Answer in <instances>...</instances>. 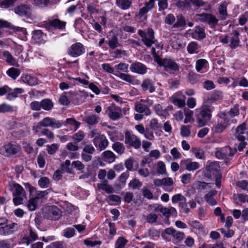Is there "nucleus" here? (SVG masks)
<instances>
[{
    "label": "nucleus",
    "mask_w": 248,
    "mask_h": 248,
    "mask_svg": "<svg viewBox=\"0 0 248 248\" xmlns=\"http://www.w3.org/2000/svg\"><path fill=\"white\" fill-rule=\"evenodd\" d=\"M213 107H203L201 108L200 114L197 116V121L199 126L205 125L212 118Z\"/></svg>",
    "instance_id": "f257e3e1"
},
{
    "label": "nucleus",
    "mask_w": 248,
    "mask_h": 248,
    "mask_svg": "<svg viewBox=\"0 0 248 248\" xmlns=\"http://www.w3.org/2000/svg\"><path fill=\"white\" fill-rule=\"evenodd\" d=\"M138 34L141 37V41L147 47H150L155 43L154 31L151 28L146 31L138 30Z\"/></svg>",
    "instance_id": "f03ea898"
},
{
    "label": "nucleus",
    "mask_w": 248,
    "mask_h": 248,
    "mask_svg": "<svg viewBox=\"0 0 248 248\" xmlns=\"http://www.w3.org/2000/svg\"><path fill=\"white\" fill-rule=\"evenodd\" d=\"M237 152L236 148H232L229 146L222 148H217L215 152L216 156L219 159H224L232 157Z\"/></svg>",
    "instance_id": "7ed1b4c3"
},
{
    "label": "nucleus",
    "mask_w": 248,
    "mask_h": 248,
    "mask_svg": "<svg viewBox=\"0 0 248 248\" xmlns=\"http://www.w3.org/2000/svg\"><path fill=\"white\" fill-rule=\"evenodd\" d=\"M17 224L12 223L8 224V220L5 218H0V234L9 235L15 231V229H17Z\"/></svg>",
    "instance_id": "20e7f679"
},
{
    "label": "nucleus",
    "mask_w": 248,
    "mask_h": 248,
    "mask_svg": "<svg viewBox=\"0 0 248 248\" xmlns=\"http://www.w3.org/2000/svg\"><path fill=\"white\" fill-rule=\"evenodd\" d=\"M62 216L61 210L56 206L46 208L44 212V217L49 220H58Z\"/></svg>",
    "instance_id": "39448f33"
},
{
    "label": "nucleus",
    "mask_w": 248,
    "mask_h": 248,
    "mask_svg": "<svg viewBox=\"0 0 248 248\" xmlns=\"http://www.w3.org/2000/svg\"><path fill=\"white\" fill-rule=\"evenodd\" d=\"M20 151V148L15 144L8 143L2 146L0 153L7 157H13Z\"/></svg>",
    "instance_id": "423d86ee"
},
{
    "label": "nucleus",
    "mask_w": 248,
    "mask_h": 248,
    "mask_svg": "<svg viewBox=\"0 0 248 248\" xmlns=\"http://www.w3.org/2000/svg\"><path fill=\"white\" fill-rule=\"evenodd\" d=\"M197 19L200 22L207 24L211 28L215 27L218 23V19L211 14H197Z\"/></svg>",
    "instance_id": "0eeeda50"
},
{
    "label": "nucleus",
    "mask_w": 248,
    "mask_h": 248,
    "mask_svg": "<svg viewBox=\"0 0 248 248\" xmlns=\"http://www.w3.org/2000/svg\"><path fill=\"white\" fill-rule=\"evenodd\" d=\"M124 143L136 149H139L141 145L140 139L129 131H126L125 133Z\"/></svg>",
    "instance_id": "6e6552de"
},
{
    "label": "nucleus",
    "mask_w": 248,
    "mask_h": 248,
    "mask_svg": "<svg viewBox=\"0 0 248 248\" xmlns=\"http://www.w3.org/2000/svg\"><path fill=\"white\" fill-rule=\"evenodd\" d=\"M220 166L218 162L214 161L207 162L205 170H204V175L207 178H211L213 176L219 174Z\"/></svg>",
    "instance_id": "1a4fd4ad"
},
{
    "label": "nucleus",
    "mask_w": 248,
    "mask_h": 248,
    "mask_svg": "<svg viewBox=\"0 0 248 248\" xmlns=\"http://www.w3.org/2000/svg\"><path fill=\"white\" fill-rule=\"evenodd\" d=\"M66 22L55 19L49 22H44L43 26L47 30L51 31L53 29L63 30L65 28Z\"/></svg>",
    "instance_id": "9d476101"
},
{
    "label": "nucleus",
    "mask_w": 248,
    "mask_h": 248,
    "mask_svg": "<svg viewBox=\"0 0 248 248\" xmlns=\"http://www.w3.org/2000/svg\"><path fill=\"white\" fill-rule=\"evenodd\" d=\"M85 49L83 44L76 43L73 44L68 50V54L73 57H77L85 52Z\"/></svg>",
    "instance_id": "9b49d317"
},
{
    "label": "nucleus",
    "mask_w": 248,
    "mask_h": 248,
    "mask_svg": "<svg viewBox=\"0 0 248 248\" xmlns=\"http://www.w3.org/2000/svg\"><path fill=\"white\" fill-rule=\"evenodd\" d=\"M186 96L181 91L175 93L171 96V102L176 106L182 108L186 105Z\"/></svg>",
    "instance_id": "f8f14e48"
},
{
    "label": "nucleus",
    "mask_w": 248,
    "mask_h": 248,
    "mask_svg": "<svg viewBox=\"0 0 248 248\" xmlns=\"http://www.w3.org/2000/svg\"><path fill=\"white\" fill-rule=\"evenodd\" d=\"M15 12L21 16L30 18L31 15V9L30 5L22 4L15 8Z\"/></svg>",
    "instance_id": "ddd939ff"
},
{
    "label": "nucleus",
    "mask_w": 248,
    "mask_h": 248,
    "mask_svg": "<svg viewBox=\"0 0 248 248\" xmlns=\"http://www.w3.org/2000/svg\"><path fill=\"white\" fill-rule=\"evenodd\" d=\"M107 112L109 117L113 120H116L122 117V109L119 107L109 106L108 108Z\"/></svg>",
    "instance_id": "4468645a"
},
{
    "label": "nucleus",
    "mask_w": 248,
    "mask_h": 248,
    "mask_svg": "<svg viewBox=\"0 0 248 248\" xmlns=\"http://www.w3.org/2000/svg\"><path fill=\"white\" fill-rule=\"evenodd\" d=\"M46 127H50L52 128H60L64 124L62 120H57L55 118L48 117H45Z\"/></svg>",
    "instance_id": "2eb2a0df"
},
{
    "label": "nucleus",
    "mask_w": 248,
    "mask_h": 248,
    "mask_svg": "<svg viewBox=\"0 0 248 248\" xmlns=\"http://www.w3.org/2000/svg\"><path fill=\"white\" fill-rule=\"evenodd\" d=\"M153 7V1L152 0L146 2L145 6L140 9L138 14L137 15V17L138 18H142Z\"/></svg>",
    "instance_id": "dca6fc26"
},
{
    "label": "nucleus",
    "mask_w": 248,
    "mask_h": 248,
    "mask_svg": "<svg viewBox=\"0 0 248 248\" xmlns=\"http://www.w3.org/2000/svg\"><path fill=\"white\" fill-rule=\"evenodd\" d=\"M172 241L174 244H178L181 242L185 237L184 232L177 231L171 228Z\"/></svg>",
    "instance_id": "f3484780"
},
{
    "label": "nucleus",
    "mask_w": 248,
    "mask_h": 248,
    "mask_svg": "<svg viewBox=\"0 0 248 248\" xmlns=\"http://www.w3.org/2000/svg\"><path fill=\"white\" fill-rule=\"evenodd\" d=\"M191 34L194 39L198 40L203 39L206 36L204 29L199 26H196Z\"/></svg>",
    "instance_id": "a211bd4d"
},
{
    "label": "nucleus",
    "mask_w": 248,
    "mask_h": 248,
    "mask_svg": "<svg viewBox=\"0 0 248 248\" xmlns=\"http://www.w3.org/2000/svg\"><path fill=\"white\" fill-rule=\"evenodd\" d=\"M130 68L133 72L142 75L145 74L147 71L146 67L142 63H132Z\"/></svg>",
    "instance_id": "6ab92c4d"
},
{
    "label": "nucleus",
    "mask_w": 248,
    "mask_h": 248,
    "mask_svg": "<svg viewBox=\"0 0 248 248\" xmlns=\"http://www.w3.org/2000/svg\"><path fill=\"white\" fill-rule=\"evenodd\" d=\"M217 192L216 190H211L204 196L206 202L211 206H214L217 204V201L214 198Z\"/></svg>",
    "instance_id": "aec40b11"
},
{
    "label": "nucleus",
    "mask_w": 248,
    "mask_h": 248,
    "mask_svg": "<svg viewBox=\"0 0 248 248\" xmlns=\"http://www.w3.org/2000/svg\"><path fill=\"white\" fill-rule=\"evenodd\" d=\"M239 36V33L237 31L231 35L229 46L232 49L236 48L239 46L240 43Z\"/></svg>",
    "instance_id": "412c9836"
},
{
    "label": "nucleus",
    "mask_w": 248,
    "mask_h": 248,
    "mask_svg": "<svg viewBox=\"0 0 248 248\" xmlns=\"http://www.w3.org/2000/svg\"><path fill=\"white\" fill-rule=\"evenodd\" d=\"M135 109L136 111L140 113H144L147 116L150 114L151 111L148 107L143 104L140 103H136Z\"/></svg>",
    "instance_id": "4be33fe9"
},
{
    "label": "nucleus",
    "mask_w": 248,
    "mask_h": 248,
    "mask_svg": "<svg viewBox=\"0 0 248 248\" xmlns=\"http://www.w3.org/2000/svg\"><path fill=\"white\" fill-rule=\"evenodd\" d=\"M102 156L103 160L109 163L113 162L116 158V155L109 150L104 152L102 153Z\"/></svg>",
    "instance_id": "5701e85b"
},
{
    "label": "nucleus",
    "mask_w": 248,
    "mask_h": 248,
    "mask_svg": "<svg viewBox=\"0 0 248 248\" xmlns=\"http://www.w3.org/2000/svg\"><path fill=\"white\" fill-rule=\"evenodd\" d=\"M141 87L143 91H146L149 90L150 93H153L155 91L154 83L150 79H146L144 80L141 85Z\"/></svg>",
    "instance_id": "b1692460"
},
{
    "label": "nucleus",
    "mask_w": 248,
    "mask_h": 248,
    "mask_svg": "<svg viewBox=\"0 0 248 248\" xmlns=\"http://www.w3.org/2000/svg\"><path fill=\"white\" fill-rule=\"evenodd\" d=\"M30 234L29 236L25 237L23 238V243H26L27 245L32 243L33 241L38 239L37 233L34 232L31 228L29 229Z\"/></svg>",
    "instance_id": "393cba45"
},
{
    "label": "nucleus",
    "mask_w": 248,
    "mask_h": 248,
    "mask_svg": "<svg viewBox=\"0 0 248 248\" xmlns=\"http://www.w3.org/2000/svg\"><path fill=\"white\" fill-rule=\"evenodd\" d=\"M13 191V196H21L25 195V192L24 188L19 184L17 183H14L13 187L11 189Z\"/></svg>",
    "instance_id": "a878e982"
},
{
    "label": "nucleus",
    "mask_w": 248,
    "mask_h": 248,
    "mask_svg": "<svg viewBox=\"0 0 248 248\" xmlns=\"http://www.w3.org/2000/svg\"><path fill=\"white\" fill-rule=\"evenodd\" d=\"M223 93L222 92L219 91H215L212 92L208 97V100L211 102L220 100L223 99Z\"/></svg>",
    "instance_id": "bb28decb"
},
{
    "label": "nucleus",
    "mask_w": 248,
    "mask_h": 248,
    "mask_svg": "<svg viewBox=\"0 0 248 248\" xmlns=\"http://www.w3.org/2000/svg\"><path fill=\"white\" fill-rule=\"evenodd\" d=\"M112 148L116 153L119 155L123 154L125 152V147L123 143L119 141L114 142L112 146Z\"/></svg>",
    "instance_id": "cd10ccee"
},
{
    "label": "nucleus",
    "mask_w": 248,
    "mask_h": 248,
    "mask_svg": "<svg viewBox=\"0 0 248 248\" xmlns=\"http://www.w3.org/2000/svg\"><path fill=\"white\" fill-rule=\"evenodd\" d=\"M23 81L30 86H34L38 84V78L33 77L30 75H25L22 77Z\"/></svg>",
    "instance_id": "c85d7f7f"
},
{
    "label": "nucleus",
    "mask_w": 248,
    "mask_h": 248,
    "mask_svg": "<svg viewBox=\"0 0 248 248\" xmlns=\"http://www.w3.org/2000/svg\"><path fill=\"white\" fill-rule=\"evenodd\" d=\"M248 195L244 194H234L233 195V200L234 203L239 205L240 203H245L247 202Z\"/></svg>",
    "instance_id": "c756f323"
},
{
    "label": "nucleus",
    "mask_w": 248,
    "mask_h": 248,
    "mask_svg": "<svg viewBox=\"0 0 248 248\" xmlns=\"http://www.w3.org/2000/svg\"><path fill=\"white\" fill-rule=\"evenodd\" d=\"M186 166V169L188 171L196 170L200 167V165L198 162H192L190 159L184 160Z\"/></svg>",
    "instance_id": "7c9ffc66"
},
{
    "label": "nucleus",
    "mask_w": 248,
    "mask_h": 248,
    "mask_svg": "<svg viewBox=\"0 0 248 248\" xmlns=\"http://www.w3.org/2000/svg\"><path fill=\"white\" fill-rule=\"evenodd\" d=\"M132 4V0H116V4L122 10L129 9Z\"/></svg>",
    "instance_id": "2f4dec72"
},
{
    "label": "nucleus",
    "mask_w": 248,
    "mask_h": 248,
    "mask_svg": "<svg viewBox=\"0 0 248 248\" xmlns=\"http://www.w3.org/2000/svg\"><path fill=\"white\" fill-rule=\"evenodd\" d=\"M108 182L107 180H104L101 184L97 185V187L98 189L105 190L108 193H113L114 189L111 186L108 185Z\"/></svg>",
    "instance_id": "473e14b6"
},
{
    "label": "nucleus",
    "mask_w": 248,
    "mask_h": 248,
    "mask_svg": "<svg viewBox=\"0 0 248 248\" xmlns=\"http://www.w3.org/2000/svg\"><path fill=\"white\" fill-rule=\"evenodd\" d=\"M41 108L46 111L50 110L54 106V104L52 101L48 98H46L43 99L41 101Z\"/></svg>",
    "instance_id": "72a5a7b5"
},
{
    "label": "nucleus",
    "mask_w": 248,
    "mask_h": 248,
    "mask_svg": "<svg viewBox=\"0 0 248 248\" xmlns=\"http://www.w3.org/2000/svg\"><path fill=\"white\" fill-rule=\"evenodd\" d=\"M228 126V124L223 123L222 121H218L217 124L213 126L212 129L214 132L219 133L222 132Z\"/></svg>",
    "instance_id": "f704fd0d"
},
{
    "label": "nucleus",
    "mask_w": 248,
    "mask_h": 248,
    "mask_svg": "<svg viewBox=\"0 0 248 248\" xmlns=\"http://www.w3.org/2000/svg\"><path fill=\"white\" fill-rule=\"evenodd\" d=\"M99 117L94 114L85 117L84 121L89 125H93L98 123Z\"/></svg>",
    "instance_id": "c9c22d12"
},
{
    "label": "nucleus",
    "mask_w": 248,
    "mask_h": 248,
    "mask_svg": "<svg viewBox=\"0 0 248 248\" xmlns=\"http://www.w3.org/2000/svg\"><path fill=\"white\" fill-rule=\"evenodd\" d=\"M6 73L10 77L15 79L20 75V70L19 69L12 67L7 71Z\"/></svg>",
    "instance_id": "e433bc0d"
},
{
    "label": "nucleus",
    "mask_w": 248,
    "mask_h": 248,
    "mask_svg": "<svg viewBox=\"0 0 248 248\" xmlns=\"http://www.w3.org/2000/svg\"><path fill=\"white\" fill-rule=\"evenodd\" d=\"M218 12L220 16V19L224 20L227 16V5L225 3H222L218 7Z\"/></svg>",
    "instance_id": "4c0bfd02"
},
{
    "label": "nucleus",
    "mask_w": 248,
    "mask_h": 248,
    "mask_svg": "<svg viewBox=\"0 0 248 248\" xmlns=\"http://www.w3.org/2000/svg\"><path fill=\"white\" fill-rule=\"evenodd\" d=\"M47 127L45 118L42 119L39 123L34 124L32 127V130L35 133L37 134L39 130L43 127Z\"/></svg>",
    "instance_id": "58836bf2"
},
{
    "label": "nucleus",
    "mask_w": 248,
    "mask_h": 248,
    "mask_svg": "<svg viewBox=\"0 0 248 248\" xmlns=\"http://www.w3.org/2000/svg\"><path fill=\"white\" fill-rule=\"evenodd\" d=\"M108 44L111 49H114L117 47L119 46L117 37L116 35H113L109 39Z\"/></svg>",
    "instance_id": "ea45409f"
},
{
    "label": "nucleus",
    "mask_w": 248,
    "mask_h": 248,
    "mask_svg": "<svg viewBox=\"0 0 248 248\" xmlns=\"http://www.w3.org/2000/svg\"><path fill=\"white\" fill-rule=\"evenodd\" d=\"M44 34L41 31H35L32 35V38L36 43H41L44 40Z\"/></svg>",
    "instance_id": "a19ab883"
},
{
    "label": "nucleus",
    "mask_w": 248,
    "mask_h": 248,
    "mask_svg": "<svg viewBox=\"0 0 248 248\" xmlns=\"http://www.w3.org/2000/svg\"><path fill=\"white\" fill-rule=\"evenodd\" d=\"M156 172L158 174H166L165 165L162 161H158L156 164Z\"/></svg>",
    "instance_id": "79ce46f5"
},
{
    "label": "nucleus",
    "mask_w": 248,
    "mask_h": 248,
    "mask_svg": "<svg viewBox=\"0 0 248 248\" xmlns=\"http://www.w3.org/2000/svg\"><path fill=\"white\" fill-rule=\"evenodd\" d=\"M127 241L123 237H119L115 244V248H125Z\"/></svg>",
    "instance_id": "37998d69"
},
{
    "label": "nucleus",
    "mask_w": 248,
    "mask_h": 248,
    "mask_svg": "<svg viewBox=\"0 0 248 248\" xmlns=\"http://www.w3.org/2000/svg\"><path fill=\"white\" fill-rule=\"evenodd\" d=\"M189 226L196 230H202L203 226L202 223L197 220H190L187 222Z\"/></svg>",
    "instance_id": "c03bdc74"
},
{
    "label": "nucleus",
    "mask_w": 248,
    "mask_h": 248,
    "mask_svg": "<svg viewBox=\"0 0 248 248\" xmlns=\"http://www.w3.org/2000/svg\"><path fill=\"white\" fill-rule=\"evenodd\" d=\"M133 157H130L126 159L124 162V165L128 170L132 171L134 170L133 166L135 162Z\"/></svg>",
    "instance_id": "a18cd8bd"
},
{
    "label": "nucleus",
    "mask_w": 248,
    "mask_h": 248,
    "mask_svg": "<svg viewBox=\"0 0 248 248\" xmlns=\"http://www.w3.org/2000/svg\"><path fill=\"white\" fill-rule=\"evenodd\" d=\"M190 126L182 125L181 127V135L183 137H189L190 135Z\"/></svg>",
    "instance_id": "49530a36"
},
{
    "label": "nucleus",
    "mask_w": 248,
    "mask_h": 248,
    "mask_svg": "<svg viewBox=\"0 0 248 248\" xmlns=\"http://www.w3.org/2000/svg\"><path fill=\"white\" fill-rule=\"evenodd\" d=\"M38 203L37 198H34L30 199L29 201L28 207L30 211H34L36 209Z\"/></svg>",
    "instance_id": "de8ad7c7"
},
{
    "label": "nucleus",
    "mask_w": 248,
    "mask_h": 248,
    "mask_svg": "<svg viewBox=\"0 0 248 248\" xmlns=\"http://www.w3.org/2000/svg\"><path fill=\"white\" fill-rule=\"evenodd\" d=\"M38 184L42 187L47 188L50 185L49 179L46 177H42L38 181Z\"/></svg>",
    "instance_id": "09e8293b"
},
{
    "label": "nucleus",
    "mask_w": 248,
    "mask_h": 248,
    "mask_svg": "<svg viewBox=\"0 0 248 248\" xmlns=\"http://www.w3.org/2000/svg\"><path fill=\"white\" fill-rule=\"evenodd\" d=\"M159 212L162 214L163 217L167 218V222L169 223V217L170 215V209L164 207L162 205Z\"/></svg>",
    "instance_id": "8fccbe9b"
},
{
    "label": "nucleus",
    "mask_w": 248,
    "mask_h": 248,
    "mask_svg": "<svg viewBox=\"0 0 248 248\" xmlns=\"http://www.w3.org/2000/svg\"><path fill=\"white\" fill-rule=\"evenodd\" d=\"M23 92V90L21 88H16L14 92L12 93H9L7 94V98L12 99L13 98L16 97L18 94L21 93Z\"/></svg>",
    "instance_id": "3c124183"
},
{
    "label": "nucleus",
    "mask_w": 248,
    "mask_h": 248,
    "mask_svg": "<svg viewBox=\"0 0 248 248\" xmlns=\"http://www.w3.org/2000/svg\"><path fill=\"white\" fill-rule=\"evenodd\" d=\"M198 49V45L195 42L189 43L187 46V51L189 53H196Z\"/></svg>",
    "instance_id": "603ef678"
},
{
    "label": "nucleus",
    "mask_w": 248,
    "mask_h": 248,
    "mask_svg": "<svg viewBox=\"0 0 248 248\" xmlns=\"http://www.w3.org/2000/svg\"><path fill=\"white\" fill-rule=\"evenodd\" d=\"M41 133L42 135L46 136L49 140H53L54 139L53 132L48 128H44Z\"/></svg>",
    "instance_id": "864d4df0"
},
{
    "label": "nucleus",
    "mask_w": 248,
    "mask_h": 248,
    "mask_svg": "<svg viewBox=\"0 0 248 248\" xmlns=\"http://www.w3.org/2000/svg\"><path fill=\"white\" fill-rule=\"evenodd\" d=\"M75 232V230L74 228H67L63 231V235L68 238L73 237Z\"/></svg>",
    "instance_id": "5fc2aeb1"
},
{
    "label": "nucleus",
    "mask_w": 248,
    "mask_h": 248,
    "mask_svg": "<svg viewBox=\"0 0 248 248\" xmlns=\"http://www.w3.org/2000/svg\"><path fill=\"white\" fill-rule=\"evenodd\" d=\"M47 152L49 155H53L58 149V145L56 143H53L51 145H47Z\"/></svg>",
    "instance_id": "6e6d98bb"
},
{
    "label": "nucleus",
    "mask_w": 248,
    "mask_h": 248,
    "mask_svg": "<svg viewBox=\"0 0 248 248\" xmlns=\"http://www.w3.org/2000/svg\"><path fill=\"white\" fill-rule=\"evenodd\" d=\"M84 136V133L81 131H79L73 135V139L75 143H78L83 139Z\"/></svg>",
    "instance_id": "4d7b16f0"
},
{
    "label": "nucleus",
    "mask_w": 248,
    "mask_h": 248,
    "mask_svg": "<svg viewBox=\"0 0 248 248\" xmlns=\"http://www.w3.org/2000/svg\"><path fill=\"white\" fill-rule=\"evenodd\" d=\"M64 170L63 168H60L56 170L53 175V178L56 181L60 180L62 177V174L64 173Z\"/></svg>",
    "instance_id": "13d9d810"
},
{
    "label": "nucleus",
    "mask_w": 248,
    "mask_h": 248,
    "mask_svg": "<svg viewBox=\"0 0 248 248\" xmlns=\"http://www.w3.org/2000/svg\"><path fill=\"white\" fill-rule=\"evenodd\" d=\"M128 186L132 187L133 189H136L141 187L142 186V183L139 180L137 179H134L130 181L128 184Z\"/></svg>",
    "instance_id": "bf43d9fd"
},
{
    "label": "nucleus",
    "mask_w": 248,
    "mask_h": 248,
    "mask_svg": "<svg viewBox=\"0 0 248 248\" xmlns=\"http://www.w3.org/2000/svg\"><path fill=\"white\" fill-rule=\"evenodd\" d=\"M72 166L76 168L77 170L83 172V170L85 168L84 165L80 161H74L72 163Z\"/></svg>",
    "instance_id": "052dcab7"
},
{
    "label": "nucleus",
    "mask_w": 248,
    "mask_h": 248,
    "mask_svg": "<svg viewBox=\"0 0 248 248\" xmlns=\"http://www.w3.org/2000/svg\"><path fill=\"white\" fill-rule=\"evenodd\" d=\"M228 114L232 117L237 116L239 114V105L236 104L232 108H231L228 112Z\"/></svg>",
    "instance_id": "680f3d73"
},
{
    "label": "nucleus",
    "mask_w": 248,
    "mask_h": 248,
    "mask_svg": "<svg viewBox=\"0 0 248 248\" xmlns=\"http://www.w3.org/2000/svg\"><path fill=\"white\" fill-rule=\"evenodd\" d=\"M2 59L5 60L6 62H12L14 59L11 53L8 51H4L2 53Z\"/></svg>",
    "instance_id": "e2e57ef3"
},
{
    "label": "nucleus",
    "mask_w": 248,
    "mask_h": 248,
    "mask_svg": "<svg viewBox=\"0 0 248 248\" xmlns=\"http://www.w3.org/2000/svg\"><path fill=\"white\" fill-rule=\"evenodd\" d=\"M41 103L36 101H33L30 105V108L32 110L39 111L41 109Z\"/></svg>",
    "instance_id": "0e129e2a"
},
{
    "label": "nucleus",
    "mask_w": 248,
    "mask_h": 248,
    "mask_svg": "<svg viewBox=\"0 0 248 248\" xmlns=\"http://www.w3.org/2000/svg\"><path fill=\"white\" fill-rule=\"evenodd\" d=\"M16 0H4L0 3V6L2 8H8L13 6Z\"/></svg>",
    "instance_id": "69168bd1"
},
{
    "label": "nucleus",
    "mask_w": 248,
    "mask_h": 248,
    "mask_svg": "<svg viewBox=\"0 0 248 248\" xmlns=\"http://www.w3.org/2000/svg\"><path fill=\"white\" fill-rule=\"evenodd\" d=\"M129 176V173L128 171H126L122 173L119 177V182L123 185L124 186L126 183V180Z\"/></svg>",
    "instance_id": "338daca9"
},
{
    "label": "nucleus",
    "mask_w": 248,
    "mask_h": 248,
    "mask_svg": "<svg viewBox=\"0 0 248 248\" xmlns=\"http://www.w3.org/2000/svg\"><path fill=\"white\" fill-rule=\"evenodd\" d=\"M186 25L185 18L182 16H177V21L173 25V27H180L184 26Z\"/></svg>",
    "instance_id": "774afa93"
}]
</instances>
